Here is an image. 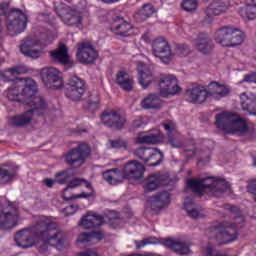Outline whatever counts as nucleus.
Listing matches in <instances>:
<instances>
[{"instance_id":"1","label":"nucleus","mask_w":256,"mask_h":256,"mask_svg":"<svg viewBox=\"0 0 256 256\" xmlns=\"http://www.w3.org/2000/svg\"><path fill=\"white\" fill-rule=\"evenodd\" d=\"M10 101H20L31 107L23 114L9 118L8 123L12 127H23L33 121V115H44L47 113V103L41 96H37V83L31 78L19 81L7 91Z\"/></svg>"},{"instance_id":"2","label":"nucleus","mask_w":256,"mask_h":256,"mask_svg":"<svg viewBox=\"0 0 256 256\" xmlns=\"http://www.w3.org/2000/svg\"><path fill=\"white\" fill-rule=\"evenodd\" d=\"M35 237L42 239L45 245H52V247H61L65 241V232L57 230V224L41 217L35 226L20 230L15 235V242L18 247L22 249H29L35 245Z\"/></svg>"},{"instance_id":"3","label":"nucleus","mask_w":256,"mask_h":256,"mask_svg":"<svg viewBox=\"0 0 256 256\" xmlns=\"http://www.w3.org/2000/svg\"><path fill=\"white\" fill-rule=\"evenodd\" d=\"M73 169L64 170L56 174V182L60 185L69 183L63 190L62 199L64 201H73V199H89L93 197L95 190L90 182L85 179L75 178Z\"/></svg>"},{"instance_id":"4","label":"nucleus","mask_w":256,"mask_h":256,"mask_svg":"<svg viewBox=\"0 0 256 256\" xmlns=\"http://www.w3.org/2000/svg\"><path fill=\"white\" fill-rule=\"evenodd\" d=\"M232 221L231 223L224 221L212 226L208 230L209 239H214L219 245H227L236 241L238 234L237 229H241L245 225V218L241 215V211L235 206L230 208Z\"/></svg>"},{"instance_id":"5","label":"nucleus","mask_w":256,"mask_h":256,"mask_svg":"<svg viewBox=\"0 0 256 256\" xmlns=\"http://www.w3.org/2000/svg\"><path fill=\"white\" fill-rule=\"evenodd\" d=\"M143 175H145V165L137 160H132L124 165L122 171L119 169L106 170L102 177L109 185H117V183H123L124 179L139 181L143 179Z\"/></svg>"},{"instance_id":"6","label":"nucleus","mask_w":256,"mask_h":256,"mask_svg":"<svg viewBox=\"0 0 256 256\" xmlns=\"http://www.w3.org/2000/svg\"><path fill=\"white\" fill-rule=\"evenodd\" d=\"M187 186L200 196L204 193H210L214 197H222L223 193H226L231 188L227 181L215 177L188 179Z\"/></svg>"},{"instance_id":"7","label":"nucleus","mask_w":256,"mask_h":256,"mask_svg":"<svg viewBox=\"0 0 256 256\" xmlns=\"http://www.w3.org/2000/svg\"><path fill=\"white\" fill-rule=\"evenodd\" d=\"M216 127L224 133L243 135L247 133V122L232 112H221L216 115Z\"/></svg>"},{"instance_id":"8","label":"nucleus","mask_w":256,"mask_h":256,"mask_svg":"<svg viewBox=\"0 0 256 256\" xmlns=\"http://www.w3.org/2000/svg\"><path fill=\"white\" fill-rule=\"evenodd\" d=\"M54 7L58 17H60L64 25H68V27H76V29L83 28V18L81 17V13L59 2H54Z\"/></svg>"},{"instance_id":"9","label":"nucleus","mask_w":256,"mask_h":256,"mask_svg":"<svg viewBox=\"0 0 256 256\" xmlns=\"http://www.w3.org/2000/svg\"><path fill=\"white\" fill-rule=\"evenodd\" d=\"M10 20L7 22V32L10 37H15L27 29V14L19 9H12L9 14Z\"/></svg>"},{"instance_id":"10","label":"nucleus","mask_w":256,"mask_h":256,"mask_svg":"<svg viewBox=\"0 0 256 256\" xmlns=\"http://www.w3.org/2000/svg\"><path fill=\"white\" fill-rule=\"evenodd\" d=\"M90 153L91 148H89V145L87 143H81L77 148H73L66 154L65 161L70 167H81Z\"/></svg>"},{"instance_id":"11","label":"nucleus","mask_w":256,"mask_h":256,"mask_svg":"<svg viewBox=\"0 0 256 256\" xmlns=\"http://www.w3.org/2000/svg\"><path fill=\"white\" fill-rule=\"evenodd\" d=\"M19 223V211L17 208L8 205L0 210V229L7 231L17 227Z\"/></svg>"},{"instance_id":"12","label":"nucleus","mask_w":256,"mask_h":256,"mask_svg":"<svg viewBox=\"0 0 256 256\" xmlns=\"http://www.w3.org/2000/svg\"><path fill=\"white\" fill-rule=\"evenodd\" d=\"M152 54L165 64L169 63L171 57H173L171 47H169V43L163 37H158L152 41Z\"/></svg>"},{"instance_id":"13","label":"nucleus","mask_w":256,"mask_h":256,"mask_svg":"<svg viewBox=\"0 0 256 256\" xmlns=\"http://www.w3.org/2000/svg\"><path fill=\"white\" fill-rule=\"evenodd\" d=\"M85 94V81L83 79L72 76L65 89V95L72 101H81V97Z\"/></svg>"},{"instance_id":"14","label":"nucleus","mask_w":256,"mask_h":256,"mask_svg":"<svg viewBox=\"0 0 256 256\" xmlns=\"http://www.w3.org/2000/svg\"><path fill=\"white\" fill-rule=\"evenodd\" d=\"M42 81L48 89H61L63 86L61 72L55 67L42 69Z\"/></svg>"},{"instance_id":"15","label":"nucleus","mask_w":256,"mask_h":256,"mask_svg":"<svg viewBox=\"0 0 256 256\" xmlns=\"http://www.w3.org/2000/svg\"><path fill=\"white\" fill-rule=\"evenodd\" d=\"M159 87L161 97H171L181 92V87H179V84L177 83V78L172 75H162Z\"/></svg>"},{"instance_id":"16","label":"nucleus","mask_w":256,"mask_h":256,"mask_svg":"<svg viewBox=\"0 0 256 256\" xmlns=\"http://www.w3.org/2000/svg\"><path fill=\"white\" fill-rule=\"evenodd\" d=\"M43 44L36 38H27L20 45V51L22 55L26 57H31L32 59H39L41 55L45 52L43 48L35 49V47H41Z\"/></svg>"},{"instance_id":"17","label":"nucleus","mask_w":256,"mask_h":256,"mask_svg":"<svg viewBox=\"0 0 256 256\" xmlns=\"http://www.w3.org/2000/svg\"><path fill=\"white\" fill-rule=\"evenodd\" d=\"M76 56L80 63H93L97 59L98 54L91 43L82 42L78 45Z\"/></svg>"},{"instance_id":"18","label":"nucleus","mask_w":256,"mask_h":256,"mask_svg":"<svg viewBox=\"0 0 256 256\" xmlns=\"http://www.w3.org/2000/svg\"><path fill=\"white\" fill-rule=\"evenodd\" d=\"M125 118L115 110H107L101 116V122L105 127H115V129H123Z\"/></svg>"},{"instance_id":"19","label":"nucleus","mask_w":256,"mask_h":256,"mask_svg":"<svg viewBox=\"0 0 256 256\" xmlns=\"http://www.w3.org/2000/svg\"><path fill=\"white\" fill-rule=\"evenodd\" d=\"M137 71L139 85H141L142 89H147V87H149V85L155 81L151 68H149V66L145 65L143 62H138Z\"/></svg>"},{"instance_id":"20","label":"nucleus","mask_w":256,"mask_h":256,"mask_svg":"<svg viewBox=\"0 0 256 256\" xmlns=\"http://www.w3.org/2000/svg\"><path fill=\"white\" fill-rule=\"evenodd\" d=\"M171 203V195L169 192H160L156 196L148 199V205L152 211H159V209H165Z\"/></svg>"},{"instance_id":"21","label":"nucleus","mask_w":256,"mask_h":256,"mask_svg":"<svg viewBox=\"0 0 256 256\" xmlns=\"http://www.w3.org/2000/svg\"><path fill=\"white\" fill-rule=\"evenodd\" d=\"M50 57L52 61H55L56 63L69 66L73 65V61L71 60V56H69L67 46L63 43H60L56 50L50 51Z\"/></svg>"},{"instance_id":"22","label":"nucleus","mask_w":256,"mask_h":256,"mask_svg":"<svg viewBox=\"0 0 256 256\" xmlns=\"http://www.w3.org/2000/svg\"><path fill=\"white\" fill-rule=\"evenodd\" d=\"M190 103H205L207 101V97H209V93L205 87L201 85H194L192 88L188 89L186 93Z\"/></svg>"},{"instance_id":"23","label":"nucleus","mask_w":256,"mask_h":256,"mask_svg":"<svg viewBox=\"0 0 256 256\" xmlns=\"http://www.w3.org/2000/svg\"><path fill=\"white\" fill-rule=\"evenodd\" d=\"M111 31L119 37H131V35H137L138 30L128 22H113L111 25Z\"/></svg>"},{"instance_id":"24","label":"nucleus","mask_w":256,"mask_h":256,"mask_svg":"<svg viewBox=\"0 0 256 256\" xmlns=\"http://www.w3.org/2000/svg\"><path fill=\"white\" fill-rule=\"evenodd\" d=\"M103 224V216L97 215L93 212H88L81 221L79 222V226L83 227V229H93L95 227H101Z\"/></svg>"},{"instance_id":"25","label":"nucleus","mask_w":256,"mask_h":256,"mask_svg":"<svg viewBox=\"0 0 256 256\" xmlns=\"http://www.w3.org/2000/svg\"><path fill=\"white\" fill-rule=\"evenodd\" d=\"M162 243L164 247H168V249H171L178 255H189V245H187L185 242H181L175 239H166Z\"/></svg>"},{"instance_id":"26","label":"nucleus","mask_w":256,"mask_h":256,"mask_svg":"<svg viewBox=\"0 0 256 256\" xmlns=\"http://www.w3.org/2000/svg\"><path fill=\"white\" fill-rule=\"evenodd\" d=\"M166 185L165 176L160 173L149 175L144 185V190L147 192L156 191L159 187Z\"/></svg>"},{"instance_id":"27","label":"nucleus","mask_w":256,"mask_h":256,"mask_svg":"<svg viewBox=\"0 0 256 256\" xmlns=\"http://www.w3.org/2000/svg\"><path fill=\"white\" fill-rule=\"evenodd\" d=\"M195 48L204 55L213 51V42L211 41V38H209V35L199 34L195 41Z\"/></svg>"},{"instance_id":"28","label":"nucleus","mask_w":256,"mask_h":256,"mask_svg":"<svg viewBox=\"0 0 256 256\" xmlns=\"http://www.w3.org/2000/svg\"><path fill=\"white\" fill-rule=\"evenodd\" d=\"M231 93V90L227 86L219 85L217 82H211L208 85V95L213 99H223Z\"/></svg>"},{"instance_id":"29","label":"nucleus","mask_w":256,"mask_h":256,"mask_svg":"<svg viewBox=\"0 0 256 256\" xmlns=\"http://www.w3.org/2000/svg\"><path fill=\"white\" fill-rule=\"evenodd\" d=\"M229 11V4L221 1H213L206 8V15L208 17H217L218 15H223Z\"/></svg>"},{"instance_id":"30","label":"nucleus","mask_w":256,"mask_h":256,"mask_svg":"<svg viewBox=\"0 0 256 256\" xmlns=\"http://www.w3.org/2000/svg\"><path fill=\"white\" fill-rule=\"evenodd\" d=\"M116 83L123 89L124 91H132L133 90V77L127 73L125 70H120L116 75Z\"/></svg>"},{"instance_id":"31","label":"nucleus","mask_w":256,"mask_h":256,"mask_svg":"<svg viewBox=\"0 0 256 256\" xmlns=\"http://www.w3.org/2000/svg\"><path fill=\"white\" fill-rule=\"evenodd\" d=\"M184 209L188 217H190L191 219H202V217H205L203 211L197 208V204L193 202V199L190 197L185 198Z\"/></svg>"},{"instance_id":"32","label":"nucleus","mask_w":256,"mask_h":256,"mask_svg":"<svg viewBox=\"0 0 256 256\" xmlns=\"http://www.w3.org/2000/svg\"><path fill=\"white\" fill-rule=\"evenodd\" d=\"M163 139V133L159 130H155L154 132H150L148 134H141L136 138V143H146L148 145H155V143H159Z\"/></svg>"},{"instance_id":"33","label":"nucleus","mask_w":256,"mask_h":256,"mask_svg":"<svg viewBox=\"0 0 256 256\" xmlns=\"http://www.w3.org/2000/svg\"><path fill=\"white\" fill-rule=\"evenodd\" d=\"M243 111H248L249 115H256V100L255 96L250 97L247 93L240 95Z\"/></svg>"},{"instance_id":"34","label":"nucleus","mask_w":256,"mask_h":256,"mask_svg":"<svg viewBox=\"0 0 256 256\" xmlns=\"http://www.w3.org/2000/svg\"><path fill=\"white\" fill-rule=\"evenodd\" d=\"M163 127H164L165 131H167V133H168V141H169L170 145L174 148L181 147V142L179 140H177V138H173V136H171L177 132V126L175 125V122H173L171 120H167L163 124Z\"/></svg>"},{"instance_id":"35","label":"nucleus","mask_w":256,"mask_h":256,"mask_svg":"<svg viewBox=\"0 0 256 256\" xmlns=\"http://www.w3.org/2000/svg\"><path fill=\"white\" fill-rule=\"evenodd\" d=\"M231 31L230 27H223L216 31L215 39L216 42L222 45L223 47H229L231 41Z\"/></svg>"},{"instance_id":"36","label":"nucleus","mask_w":256,"mask_h":256,"mask_svg":"<svg viewBox=\"0 0 256 256\" xmlns=\"http://www.w3.org/2000/svg\"><path fill=\"white\" fill-rule=\"evenodd\" d=\"M25 73H27V68L25 66H18L5 70L0 74V78L2 81H13L17 75H23Z\"/></svg>"},{"instance_id":"37","label":"nucleus","mask_w":256,"mask_h":256,"mask_svg":"<svg viewBox=\"0 0 256 256\" xmlns=\"http://www.w3.org/2000/svg\"><path fill=\"white\" fill-rule=\"evenodd\" d=\"M103 237L104 234L101 231L82 233L77 239V244L81 245V243H89V241H91L92 243H99V241H101Z\"/></svg>"},{"instance_id":"38","label":"nucleus","mask_w":256,"mask_h":256,"mask_svg":"<svg viewBox=\"0 0 256 256\" xmlns=\"http://www.w3.org/2000/svg\"><path fill=\"white\" fill-rule=\"evenodd\" d=\"M143 109H160L161 99L156 94H150L141 102Z\"/></svg>"},{"instance_id":"39","label":"nucleus","mask_w":256,"mask_h":256,"mask_svg":"<svg viewBox=\"0 0 256 256\" xmlns=\"http://www.w3.org/2000/svg\"><path fill=\"white\" fill-rule=\"evenodd\" d=\"M163 157L164 155L159 149L152 148V150H150V155H148L146 160V164H148L149 167H157V165H161L163 162Z\"/></svg>"},{"instance_id":"40","label":"nucleus","mask_w":256,"mask_h":256,"mask_svg":"<svg viewBox=\"0 0 256 256\" xmlns=\"http://www.w3.org/2000/svg\"><path fill=\"white\" fill-rule=\"evenodd\" d=\"M153 13H155V7L151 4H146L135 13L134 17L138 21H146Z\"/></svg>"},{"instance_id":"41","label":"nucleus","mask_w":256,"mask_h":256,"mask_svg":"<svg viewBox=\"0 0 256 256\" xmlns=\"http://www.w3.org/2000/svg\"><path fill=\"white\" fill-rule=\"evenodd\" d=\"M245 39V35L239 29L232 28L230 34V43L229 47H236L237 45H241Z\"/></svg>"},{"instance_id":"42","label":"nucleus","mask_w":256,"mask_h":256,"mask_svg":"<svg viewBox=\"0 0 256 256\" xmlns=\"http://www.w3.org/2000/svg\"><path fill=\"white\" fill-rule=\"evenodd\" d=\"M240 15L246 19H256V6L247 4L244 8L240 9Z\"/></svg>"},{"instance_id":"43","label":"nucleus","mask_w":256,"mask_h":256,"mask_svg":"<svg viewBox=\"0 0 256 256\" xmlns=\"http://www.w3.org/2000/svg\"><path fill=\"white\" fill-rule=\"evenodd\" d=\"M151 150L152 148L149 147H140L134 151V155L144 163H147Z\"/></svg>"},{"instance_id":"44","label":"nucleus","mask_w":256,"mask_h":256,"mask_svg":"<svg viewBox=\"0 0 256 256\" xmlns=\"http://www.w3.org/2000/svg\"><path fill=\"white\" fill-rule=\"evenodd\" d=\"M15 177V174L9 172L6 169L0 168V185H5V183H9L10 180Z\"/></svg>"},{"instance_id":"45","label":"nucleus","mask_w":256,"mask_h":256,"mask_svg":"<svg viewBox=\"0 0 256 256\" xmlns=\"http://www.w3.org/2000/svg\"><path fill=\"white\" fill-rule=\"evenodd\" d=\"M110 217H108V220H109V223H110V226L113 228V229H117V227H119L120 223H121V220L119 217H117V212L116 211H111L110 212Z\"/></svg>"},{"instance_id":"46","label":"nucleus","mask_w":256,"mask_h":256,"mask_svg":"<svg viewBox=\"0 0 256 256\" xmlns=\"http://www.w3.org/2000/svg\"><path fill=\"white\" fill-rule=\"evenodd\" d=\"M182 9H184V11H195V9H197V0H185L182 3Z\"/></svg>"},{"instance_id":"47","label":"nucleus","mask_w":256,"mask_h":256,"mask_svg":"<svg viewBox=\"0 0 256 256\" xmlns=\"http://www.w3.org/2000/svg\"><path fill=\"white\" fill-rule=\"evenodd\" d=\"M87 109L90 113H95V111L99 109V98L96 97L94 98V100L90 99V101L88 102Z\"/></svg>"},{"instance_id":"48","label":"nucleus","mask_w":256,"mask_h":256,"mask_svg":"<svg viewBox=\"0 0 256 256\" xmlns=\"http://www.w3.org/2000/svg\"><path fill=\"white\" fill-rule=\"evenodd\" d=\"M110 145L112 147V149H122V148H126L127 147V142H125L124 140L118 139V140H112L110 142Z\"/></svg>"},{"instance_id":"49","label":"nucleus","mask_w":256,"mask_h":256,"mask_svg":"<svg viewBox=\"0 0 256 256\" xmlns=\"http://www.w3.org/2000/svg\"><path fill=\"white\" fill-rule=\"evenodd\" d=\"M178 55H180V57H187V55H189V47L185 44L180 45L178 47Z\"/></svg>"},{"instance_id":"50","label":"nucleus","mask_w":256,"mask_h":256,"mask_svg":"<svg viewBox=\"0 0 256 256\" xmlns=\"http://www.w3.org/2000/svg\"><path fill=\"white\" fill-rule=\"evenodd\" d=\"M242 83H255L256 84V73H250L244 76Z\"/></svg>"},{"instance_id":"51","label":"nucleus","mask_w":256,"mask_h":256,"mask_svg":"<svg viewBox=\"0 0 256 256\" xmlns=\"http://www.w3.org/2000/svg\"><path fill=\"white\" fill-rule=\"evenodd\" d=\"M248 193H252V195H254V201L256 202V180L251 181L249 184Z\"/></svg>"},{"instance_id":"52","label":"nucleus","mask_w":256,"mask_h":256,"mask_svg":"<svg viewBox=\"0 0 256 256\" xmlns=\"http://www.w3.org/2000/svg\"><path fill=\"white\" fill-rule=\"evenodd\" d=\"M75 211H77V206H75V205L67 206L64 209V213L66 215H73L75 213Z\"/></svg>"},{"instance_id":"53","label":"nucleus","mask_w":256,"mask_h":256,"mask_svg":"<svg viewBox=\"0 0 256 256\" xmlns=\"http://www.w3.org/2000/svg\"><path fill=\"white\" fill-rule=\"evenodd\" d=\"M43 183L46 185V187H49L51 189L53 185L57 183V178L55 180L51 178H46L43 180Z\"/></svg>"},{"instance_id":"54","label":"nucleus","mask_w":256,"mask_h":256,"mask_svg":"<svg viewBox=\"0 0 256 256\" xmlns=\"http://www.w3.org/2000/svg\"><path fill=\"white\" fill-rule=\"evenodd\" d=\"M150 243H155V242H149V241H135V245L137 249H141L145 247V245H150Z\"/></svg>"},{"instance_id":"55","label":"nucleus","mask_w":256,"mask_h":256,"mask_svg":"<svg viewBox=\"0 0 256 256\" xmlns=\"http://www.w3.org/2000/svg\"><path fill=\"white\" fill-rule=\"evenodd\" d=\"M143 125V118H137L133 123L134 129H139V127H143Z\"/></svg>"},{"instance_id":"56","label":"nucleus","mask_w":256,"mask_h":256,"mask_svg":"<svg viewBox=\"0 0 256 256\" xmlns=\"http://www.w3.org/2000/svg\"><path fill=\"white\" fill-rule=\"evenodd\" d=\"M103 3H107L108 5H111L113 3H119L121 0H101Z\"/></svg>"},{"instance_id":"57","label":"nucleus","mask_w":256,"mask_h":256,"mask_svg":"<svg viewBox=\"0 0 256 256\" xmlns=\"http://www.w3.org/2000/svg\"><path fill=\"white\" fill-rule=\"evenodd\" d=\"M143 41H145L146 43H149V39H147V35H143L142 36Z\"/></svg>"},{"instance_id":"58","label":"nucleus","mask_w":256,"mask_h":256,"mask_svg":"<svg viewBox=\"0 0 256 256\" xmlns=\"http://www.w3.org/2000/svg\"><path fill=\"white\" fill-rule=\"evenodd\" d=\"M246 3H253V0H246Z\"/></svg>"},{"instance_id":"59","label":"nucleus","mask_w":256,"mask_h":256,"mask_svg":"<svg viewBox=\"0 0 256 256\" xmlns=\"http://www.w3.org/2000/svg\"><path fill=\"white\" fill-rule=\"evenodd\" d=\"M254 165L256 166V160H255V162H254Z\"/></svg>"}]
</instances>
